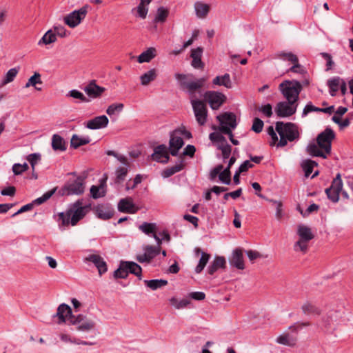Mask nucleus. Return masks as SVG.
<instances>
[{
    "mask_svg": "<svg viewBox=\"0 0 353 353\" xmlns=\"http://www.w3.org/2000/svg\"><path fill=\"white\" fill-rule=\"evenodd\" d=\"M108 118L105 115H101L88 121L86 127L92 130L103 128L108 125Z\"/></svg>",
    "mask_w": 353,
    "mask_h": 353,
    "instance_id": "obj_19",
    "label": "nucleus"
},
{
    "mask_svg": "<svg viewBox=\"0 0 353 353\" xmlns=\"http://www.w3.org/2000/svg\"><path fill=\"white\" fill-rule=\"evenodd\" d=\"M123 107L124 105L121 103H112L107 108L106 113L111 117L117 113L121 112L123 110Z\"/></svg>",
    "mask_w": 353,
    "mask_h": 353,
    "instance_id": "obj_49",
    "label": "nucleus"
},
{
    "mask_svg": "<svg viewBox=\"0 0 353 353\" xmlns=\"http://www.w3.org/2000/svg\"><path fill=\"white\" fill-rule=\"evenodd\" d=\"M56 41V33H54L52 30H49L44 34V35L39 41L38 45H48L54 43Z\"/></svg>",
    "mask_w": 353,
    "mask_h": 353,
    "instance_id": "obj_35",
    "label": "nucleus"
},
{
    "mask_svg": "<svg viewBox=\"0 0 353 353\" xmlns=\"http://www.w3.org/2000/svg\"><path fill=\"white\" fill-rule=\"evenodd\" d=\"M276 342L286 346L294 347L297 343V337L288 332H285L276 338Z\"/></svg>",
    "mask_w": 353,
    "mask_h": 353,
    "instance_id": "obj_22",
    "label": "nucleus"
},
{
    "mask_svg": "<svg viewBox=\"0 0 353 353\" xmlns=\"http://www.w3.org/2000/svg\"><path fill=\"white\" fill-rule=\"evenodd\" d=\"M219 180L225 185H230L231 183V172L229 168L222 170L219 175Z\"/></svg>",
    "mask_w": 353,
    "mask_h": 353,
    "instance_id": "obj_47",
    "label": "nucleus"
},
{
    "mask_svg": "<svg viewBox=\"0 0 353 353\" xmlns=\"http://www.w3.org/2000/svg\"><path fill=\"white\" fill-rule=\"evenodd\" d=\"M91 139L89 137H79L77 134H73L70 140V147L74 149L81 145L88 144Z\"/></svg>",
    "mask_w": 353,
    "mask_h": 353,
    "instance_id": "obj_30",
    "label": "nucleus"
},
{
    "mask_svg": "<svg viewBox=\"0 0 353 353\" xmlns=\"http://www.w3.org/2000/svg\"><path fill=\"white\" fill-rule=\"evenodd\" d=\"M278 57L292 62H298V57L296 55L294 54L292 52H280L277 54Z\"/></svg>",
    "mask_w": 353,
    "mask_h": 353,
    "instance_id": "obj_53",
    "label": "nucleus"
},
{
    "mask_svg": "<svg viewBox=\"0 0 353 353\" xmlns=\"http://www.w3.org/2000/svg\"><path fill=\"white\" fill-rule=\"evenodd\" d=\"M184 145L183 138L178 135V132L175 130L171 133L169 141V149L171 155L176 157L178 154L179 149Z\"/></svg>",
    "mask_w": 353,
    "mask_h": 353,
    "instance_id": "obj_13",
    "label": "nucleus"
},
{
    "mask_svg": "<svg viewBox=\"0 0 353 353\" xmlns=\"http://www.w3.org/2000/svg\"><path fill=\"white\" fill-rule=\"evenodd\" d=\"M205 98L213 110L219 109L226 100L225 95L217 91H207Z\"/></svg>",
    "mask_w": 353,
    "mask_h": 353,
    "instance_id": "obj_12",
    "label": "nucleus"
},
{
    "mask_svg": "<svg viewBox=\"0 0 353 353\" xmlns=\"http://www.w3.org/2000/svg\"><path fill=\"white\" fill-rule=\"evenodd\" d=\"M129 167H130V165L128 166V165H125L123 167L120 166L116 169V170H115L116 177L114 179L115 183L120 184L125 181V177L127 176V174L129 170Z\"/></svg>",
    "mask_w": 353,
    "mask_h": 353,
    "instance_id": "obj_32",
    "label": "nucleus"
},
{
    "mask_svg": "<svg viewBox=\"0 0 353 353\" xmlns=\"http://www.w3.org/2000/svg\"><path fill=\"white\" fill-rule=\"evenodd\" d=\"M191 104L197 123L204 125L207 121L208 110L205 103L199 99H192Z\"/></svg>",
    "mask_w": 353,
    "mask_h": 353,
    "instance_id": "obj_8",
    "label": "nucleus"
},
{
    "mask_svg": "<svg viewBox=\"0 0 353 353\" xmlns=\"http://www.w3.org/2000/svg\"><path fill=\"white\" fill-rule=\"evenodd\" d=\"M52 147L54 150L65 151L66 150L64 139L59 134H54L52 137Z\"/></svg>",
    "mask_w": 353,
    "mask_h": 353,
    "instance_id": "obj_31",
    "label": "nucleus"
},
{
    "mask_svg": "<svg viewBox=\"0 0 353 353\" xmlns=\"http://www.w3.org/2000/svg\"><path fill=\"white\" fill-rule=\"evenodd\" d=\"M216 119L220 123V126L227 125L234 129L237 125L236 115L232 112H225L217 116Z\"/></svg>",
    "mask_w": 353,
    "mask_h": 353,
    "instance_id": "obj_17",
    "label": "nucleus"
},
{
    "mask_svg": "<svg viewBox=\"0 0 353 353\" xmlns=\"http://www.w3.org/2000/svg\"><path fill=\"white\" fill-rule=\"evenodd\" d=\"M297 108V103H292L288 101H281L276 104L274 111L279 117L285 118L294 114L296 112Z\"/></svg>",
    "mask_w": 353,
    "mask_h": 353,
    "instance_id": "obj_9",
    "label": "nucleus"
},
{
    "mask_svg": "<svg viewBox=\"0 0 353 353\" xmlns=\"http://www.w3.org/2000/svg\"><path fill=\"white\" fill-rule=\"evenodd\" d=\"M106 154L108 156H112V157L117 158V160L119 161L124 165H128V166L129 165V161L123 155L119 154L113 150H108L106 152Z\"/></svg>",
    "mask_w": 353,
    "mask_h": 353,
    "instance_id": "obj_54",
    "label": "nucleus"
},
{
    "mask_svg": "<svg viewBox=\"0 0 353 353\" xmlns=\"http://www.w3.org/2000/svg\"><path fill=\"white\" fill-rule=\"evenodd\" d=\"M342 81L339 77H334L327 81V85L330 89V93L332 96H335L339 90V87Z\"/></svg>",
    "mask_w": 353,
    "mask_h": 353,
    "instance_id": "obj_43",
    "label": "nucleus"
},
{
    "mask_svg": "<svg viewBox=\"0 0 353 353\" xmlns=\"http://www.w3.org/2000/svg\"><path fill=\"white\" fill-rule=\"evenodd\" d=\"M84 179L78 176L75 179H70L62 188L63 195H80L84 192Z\"/></svg>",
    "mask_w": 353,
    "mask_h": 353,
    "instance_id": "obj_6",
    "label": "nucleus"
},
{
    "mask_svg": "<svg viewBox=\"0 0 353 353\" xmlns=\"http://www.w3.org/2000/svg\"><path fill=\"white\" fill-rule=\"evenodd\" d=\"M218 149L222 152L223 159L224 160L228 159L231 154L232 148L228 143L219 144Z\"/></svg>",
    "mask_w": 353,
    "mask_h": 353,
    "instance_id": "obj_50",
    "label": "nucleus"
},
{
    "mask_svg": "<svg viewBox=\"0 0 353 353\" xmlns=\"http://www.w3.org/2000/svg\"><path fill=\"white\" fill-rule=\"evenodd\" d=\"M90 205L83 206V200H77L71 209L72 210V217L70 223L72 226L77 225V223L82 219L90 209Z\"/></svg>",
    "mask_w": 353,
    "mask_h": 353,
    "instance_id": "obj_11",
    "label": "nucleus"
},
{
    "mask_svg": "<svg viewBox=\"0 0 353 353\" xmlns=\"http://www.w3.org/2000/svg\"><path fill=\"white\" fill-rule=\"evenodd\" d=\"M292 63L294 65L289 69L288 71L302 74H307L305 68L299 63V61L292 62Z\"/></svg>",
    "mask_w": 353,
    "mask_h": 353,
    "instance_id": "obj_62",
    "label": "nucleus"
},
{
    "mask_svg": "<svg viewBox=\"0 0 353 353\" xmlns=\"http://www.w3.org/2000/svg\"><path fill=\"white\" fill-rule=\"evenodd\" d=\"M201 256L200 260L194 270L195 272L197 274H199L203 271V270L205 267L206 264L208 263V262L210 258V255L209 254L204 252H201Z\"/></svg>",
    "mask_w": 353,
    "mask_h": 353,
    "instance_id": "obj_42",
    "label": "nucleus"
},
{
    "mask_svg": "<svg viewBox=\"0 0 353 353\" xmlns=\"http://www.w3.org/2000/svg\"><path fill=\"white\" fill-rule=\"evenodd\" d=\"M279 88L286 101L297 103L302 85L296 80H285L279 84Z\"/></svg>",
    "mask_w": 353,
    "mask_h": 353,
    "instance_id": "obj_4",
    "label": "nucleus"
},
{
    "mask_svg": "<svg viewBox=\"0 0 353 353\" xmlns=\"http://www.w3.org/2000/svg\"><path fill=\"white\" fill-rule=\"evenodd\" d=\"M88 8L89 6L85 5L67 14L63 19L65 23L71 28L77 27L85 18Z\"/></svg>",
    "mask_w": 353,
    "mask_h": 353,
    "instance_id": "obj_7",
    "label": "nucleus"
},
{
    "mask_svg": "<svg viewBox=\"0 0 353 353\" xmlns=\"http://www.w3.org/2000/svg\"><path fill=\"white\" fill-rule=\"evenodd\" d=\"M41 156L39 153H32L27 157V160L30 163L32 171L35 169V165L41 161Z\"/></svg>",
    "mask_w": 353,
    "mask_h": 353,
    "instance_id": "obj_51",
    "label": "nucleus"
},
{
    "mask_svg": "<svg viewBox=\"0 0 353 353\" xmlns=\"http://www.w3.org/2000/svg\"><path fill=\"white\" fill-rule=\"evenodd\" d=\"M320 112V108H317L312 105L311 102H309L306 104L305 108H303V112H302V117H306L310 112Z\"/></svg>",
    "mask_w": 353,
    "mask_h": 353,
    "instance_id": "obj_60",
    "label": "nucleus"
},
{
    "mask_svg": "<svg viewBox=\"0 0 353 353\" xmlns=\"http://www.w3.org/2000/svg\"><path fill=\"white\" fill-rule=\"evenodd\" d=\"M144 283L146 286L152 290H156L159 288H163L168 284V281L165 279H152L145 280Z\"/></svg>",
    "mask_w": 353,
    "mask_h": 353,
    "instance_id": "obj_36",
    "label": "nucleus"
},
{
    "mask_svg": "<svg viewBox=\"0 0 353 353\" xmlns=\"http://www.w3.org/2000/svg\"><path fill=\"white\" fill-rule=\"evenodd\" d=\"M168 15H169V10L163 6H161L157 10V13H156L155 17L153 20V22L155 23H163L166 21Z\"/></svg>",
    "mask_w": 353,
    "mask_h": 353,
    "instance_id": "obj_33",
    "label": "nucleus"
},
{
    "mask_svg": "<svg viewBox=\"0 0 353 353\" xmlns=\"http://www.w3.org/2000/svg\"><path fill=\"white\" fill-rule=\"evenodd\" d=\"M231 265L235 267L239 270H243L245 268L243 261V250L240 248L235 249L230 259Z\"/></svg>",
    "mask_w": 353,
    "mask_h": 353,
    "instance_id": "obj_20",
    "label": "nucleus"
},
{
    "mask_svg": "<svg viewBox=\"0 0 353 353\" xmlns=\"http://www.w3.org/2000/svg\"><path fill=\"white\" fill-rule=\"evenodd\" d=\"M144 252L151 261L160 253V247L147 245L144 248Z\"/></svg>",
    "mask_w": 353,
    "mask_h": 353,
    "instance_id": "obj_48",
    "label": "nucleus"
},
{
    "mask_svg": "<svg viewBox=\"0 0 353 353\" xmlns=\"http://www.w3.org/2000/svg\"><path fill=\"white\" fill-rule=\"evenodd\" d=\"M170 304L174 306L176 309H183L188 307L190 304V301L188 299H183L179 300L175 297H172L170 299Z\"/></svg>",
    "mask_w": 353,
    "mask_h": 353,
    "instance_id": "obj_44",
    "label": "nucleus"
},
{
    "mask_svg": "<svg viewBox=\"0 0 353 353\" xmlns=\"http://www.w3.org/2000/svg\"><path fill=\"white\" fill-rule=\"evenodd\" d=\"M275 130L280 136L277 147H284L287 145L288 141H294L299 137L297 126L290 122L277 121L275 123Z\"/></svg>",
    "mask_w": 353,
    "mask_h": 353,
    "instance_id": "obj_3",
    "label": "nucleus"
},
{
    "mask_svg": "<svg viewBox=\"0 0 353 353\" xmlns=\"http://www.w3.org/2000/svg\"><path fill=\"white\" fill-rule=\"evenodd\" d=\"M97 216L103 220H108L112 216L111 211H106L103 209H97Z\"/></svg>",
    "mask_w": 353,
    "mask_h": 353,
    "instance_id": "obj_64",
    "label": "nucleus"
},
{
    "mask_svg": "<svg viewBox=\"0 0 353 353\" xmlns=\"http://www.w3.org/2000/svg\"><path fill=\"white\" fill-rule=\"evenodd\" d=\"M19 69L17 68H13L10 69L5 74L1 83V86H4L6 84L12 82L17 77Z\"/></svg>",
    "mask_w": 353,
    "mask_h": 353,
    "instance_id": "obj_40",
    "label": "nucleus"
},
{
    "mask_svg": "<svg viewBox=\"0 0 353 353\" xmlns=\"http://www.w3.org/2000/svg\"><path fill=\"white\" fill-rule=\"evenodd\" d=\"M54 192V190H52V191L46 192L42 196L36 199L35 200H34L32 202L33 203V205L34 204L40 205V204L44 203L45 201L48 200L52 196Z\"/></svg>",
    "mask_w": 353,
    "mask_h": 353,
    "instance_id": "obj_57",
    "label": "nucleus"
},
{
    "mask_svg": "<svg viewBox=\"0 0 353 353\" xmlns=\"http://www.w3.org/2000/svg\"><path fill=\"white\" fill-rule=\"evenodd\" d=\"M152 160L166 163L169 161L170 157L168 152V148L165 145L161 144L157 146L154 149V152L151 154Z\"/></svg>",
    "mask_w": 353,
    "mask_h": 353,
    "instance_id": "obj_14",
    "label": "nucleus"
},
{
    "mask_svg": "<svg viewBox=\"0 0 353 353\" xmlns=\"http://www.w3.org/2000/svg\"><path fill=\"white\" fill-rule=\"evenodd\" d=\"M212 83L215 85L224 86L226 88H232V81L228 73L223 76H216L213 80Z\"/></svg>",
    "mask_w": 353,
    "mask_h": 353,
    "instance_id": "obj_29",
    "label": "nucleus"
},
{
    "mask_svg": "<svg viewBox=\"0 0 353 353\" xmlns=\"http://www.w3.org/2000/svg\"><path fill=\"white\" fill-rule=\"evenodd\" d=\"M297 234L300 239L303 241H310L314 237L311 228L303 224H301L298 226Z\"/></svg>",
    "mask_w": 353,
    "mask_h": 353,
    "instance_id": "obj_27",
    "label": "nucleus"
},
{
    "mask_svg": "<svg viewBox=\"0 0 353 353\" xmlns=\"http://www.w3.org/2000/svg\"><path fill=\"white\" fill-rule=\"evenodd\" d=\"M226 261L223 256H216L208 268V272L213 275L219 268H223Z\"/></svg>",
    "mask_w": 353,
    "mask_h": 353,
    "instance_id": "obj_26",
    "label": "nucleus"
},
{
    "mask_svg": "<svg viewBox=\"0 0 353 353\" xmlns=\"http://www.w3.org/2000/svg\"><path fill=\"white\" fill-rule=\"evenodd\" d=\"M303 314L306 316H319L321 314V309L310 301H305L301 306Z\"/></svg>",
    "mask_w": 353,
    "mask_h": 353,
    "instance_id": "obj_23",
    "label": "nucleus"
},
{
    "mask_svg": "<svg viewBox=\"0 0 353 353\" xmlns=\"http://www.w3.org/2000/svg\"><path fill=\"white\" fill-rule=\"evenodd\" d=\"M118 210L121 212L134 214L138 210V208L133 203L130 197L121 199L118 203Z\"/></svg>",
    "mask_w": 353,
    "mask_h": 353,
    "instance_id": "obj_18",
    "label": "nucleus"
},
{
    "mask_svg": "<svg viewBox=\"0 0 353 353\" xmlns=\"http://www.w3.org/2000/svg\"><path fill=\"white\" fill-rule=\"evenodd\" d=\"M71 314V307L67 304L62 303L58 307L57 312L55 314L53 315V317H58V323L61 324L65 323L66 319L68 320Z\"/></svg>",
    "mask_w": 353,
    "mask_h": 353,
    "instance_id": "obj_21",
    "label": "nucleus"
},
{
    "mask_svg": "<svg viewBox=\"0 0 353 353\" xmlns=\"http://www.w3.org/2000/svg\"><path fill=\"white\" fill-rule=\"evenodd\" d=\"M335 137L334 131L327 128L316 137V143H310L307 146V153L312 157H320L326 159L327 154L331 153L332 141Z\"/></svg>",
    "mask_w": 353,
    "mask_h": 353,
    "instance_id": "obj_1",
    "label": "nucleus"
},
{
    "mask_svg": "<svg viewBox=\"0 0 353 353\" xmlns=\"http://www.w3.org/2000/svg\"><path fill=\"white\" fill-rule=\"evenodd\" d=\"M66 97H71L77 99L78 101L88 103L90 100L87 98L81 92L78 90H71L66 94Z\"/></svg>",
    "mask_w": 353,
    "mask_h": 353,
    "instance_id": "obj_41",
    "label": "nucleus"
},
{
    "mask_svg": "<svg viewBox=\"0 0 353 353\" xmlns=\"http://www.w3.org/2000/svg\"><path fill=\"white\" fill-rule=\"evenodd\" d=\"M263 121L259 118H254L252 126V130L256 133H259L262 131L263 128Z\"/></svg>",
    "mask_w": 353,
    "mask_h": 353,
    "instance_id": "obj_58",
    "label": "nucleus"
},
{
    "mask_svg": "<svg viewBox=\"0 0 353 353\" xmlns=\"http://www.w3.org/2000/svg\"><path fill=\"white\" fill-rule=\"evenodd\" d=\"M157 56V50L154 48L150 47L143 52L137 59L139 63L150 62Z\"/></svg>",
    "mask_w": 353,
    "mask_h": 353,
    "instance_id": "obj_28",
    "label": "nucleus"
},
{
    "mask_svg": "<svg viewBox=\"0 0 353 353\" xmlns=\"http://www.w3.org/2000/svg\"><path fill=\"white\" fill-rule=\"evenodd\" d=\"M209 139L212 142H217L219 144H223L227 143L225 138L219 132H212L209 135Z\"/></svg>",
    "mask_w": 353,
    "mask_h": 353,
    "instance_id": "obj_55",
    "label": "nucleus"
},
{
    "mask_svg": "<svg viewBox=\"0 0 353 353\" xmlns=\"http://www.w3.org/2000/svg\"><path fill=\"white\" fill-rule=\"evenodd\" d=\"M192 74H176L175 77L180 81L181 88L185 91L190 99H196V92L200 93L201 88L204 86L207 78L201 77L200 79L192 80L190 78Z\"/></svg>",
    "mask_w": 353,
    "mask_h": 353,
    "instance_id": "obj_2",
    "label": "nucleus"
},
{
    "mask_svg": "<svg viewBox=\"0 0 353 353\" xmlns=\"http://www.w3.org/2000/svg\"><path fill=\"white\" fill-rule=\"evenodd\" d=\"M107 176L101 180V184L98 186L92 185L90 188V194L93 199H97L101 197H103L105 195V183Z\"/></svg>",
    "mask_w": 353,
    "mask_h": 353,
    "instance_id": "obj_25",
    "label": "nucleus"
},
{
    "mask_svg": "<svg viewBox=\"0 0 353 353\" xmlns=\"http://www.w3.org/2000/svg\"><path fill=\"white\" fill-rule=\"evenodd\" d=\"M342 188L343 182L341 174L339 173L333 179L331 186L325 190L327 198L333 203L338 202L339 200V194L342 190Z\"/></svg>",
    "mask_w": 353,
    "mask_h": 353,
    "instance_id": "obj_10",
    "label": "nucleus"
},
{
    "mask_svg": "<svg viewBox=\"0 0 353 353\" xmlns=\"http://www.w3.org/2000/svg\"><path fill=\"white\" fill-rule=\"evenodd\" d=\"M84 92L91 99L100 97L105 90V88L98 85L94 80L91 81L83 88Z\"/></svg>",
    "mask_w": 353,
    "mask_h": 353,
    "instance_id": "obj_15",
    "label": "nucleus"
},
{
    "mask_svg": "<svg viewBox=\"0 0 353 353\" xmlns=\"http://www.w3.org/2000/svg\"><path fill=\"white\" fill-rule=\"evenodd\" d=\"M85 318L86 317L82 314L74 316L71 314L70 317L68 319V321L69 323L79 326V324L81 323Z\"/></svg>",
    "mask_w": 353,
    "mask_h": 353,
    "instance_id": "obj_56",
    "label": "nucleus"
},
{
    "mask_svg": "<svg viewBox=\"0 0 353 353\" xmlns=\"http://www.w3.org/2000/svg\"><path fill=\"white\" fill-rule=\"evenodd\" d=\"M318 163L310 159L303 160L301 164L302 169L305 172V176L308 177L312 174L313 169L315 166H317Z\"/></svg>",
    "mask_w": 353,
    "mask_h": 353,
    "instance_id": "obj_38",
    "label": "nucleus"
},
{
    "mask_svg": "<svg viewBox=\"0 0 353 353\" xmlns=\"http://www.w3.org/2000/svg\"><path fill=\"white\" fill-rule=\"evenodd\" d=\"M194 8L196 16L199 19H205L210 12V6L203 2L196 1L194 4Z\"/></svg>",
    "mask_w": 353,
    "mask_h": 353,
    "instance_id": "obj_24",
    "label": "nucleus"
},
{
    "mask_svg": "<svg viewBox=\"0 0 353 353\" xmlns=\"http://www.w3.org/2000/svg\"><path fill=\"white\" fill-rule=\"evenodd\" d=\"M183 159H181L179 163H177L174 166L165 169L163 172V176L165 178L170 177L174 174L175 173L182 170L183 169Z\"/></svg>",
    "mask_w": 353,
    "mask_h": 353,
    "instance_id": "obj_37",
    "label": "nucleus"
},
{
    "mask_svg": "<svg viewBox=\"0 0 353 353\" xmlns=\"http://www.w3.org/2000/svg\"><path fill=\"white\" fill-rule=\"evenodd\" d=\"M84 261L92 263L98 269L100 275L108 270L106 262L99 254H90L84 259Z\"/></svg>",
    "mask_w": 353,
    "mask_h": 353,
    "instance_id": "obj_16",
    "label": "nucleus"
},
{
    "mask_svg": "<svg viewBox=\"0 0 353 353\" xmlns=\"http://www.w3.org/2000/svg\"><path fill=\"white\" fill-rule=\"evenodd\" d=\"M43 82L41 79V74L39 72H34V74L30 77V78L28 80V82L25 85V88H29L30 86L34 87L37 90H41V88L37 87V84H42Z\"/></svg>",
    "mask_w": 353,
    "mask_h": 353,
    "instance_id": "obj_39",
    "label": "nucleus"
},
{
    "mask_svg": "<svg viewBox=\"0 0 353 353\" xmlns=\"http://www.w3.org/2000/svg\"><path fill=\"white\" fill-rule=\"evenodd\" d=\"M137 13L139 17L141 19H145L148 12V6L141 4L139 3L137 8Z\"/></svg>",
    "mask_w": 353,
    "mask_h": 353,
    "instance_id": "obj_63",
    "label": "nucleus"
},
{
    "mask_svg": "<svg viewBox=\"0 0 353 353\" xmlns=\"http://www.w3.org/2000/svg\"><path fill=\"white\" fill-rule=\"evenodd\" d=\"M72 210H69L66 213L61 212L59 214V219L61 221V225H68L71 221Z\"/></svg>",
    "mask_w": 353,
    "mask_h": 353,
    "instance_id": "obj_52",
    "label": "nucleus"
},
{
    "mask_svg": "<svg viewBox=\"0 0 353 353\" xmlns=\"http://www.w3.org/2000/svg\"><path fill=\"white\" fill-rule=\"evenodd\" d=\"M157 77V70L155 68L150 69L147 72L140 77L142 85H148L151 81H153Z\"/></svg>",
    "mask_w": 353,
    "mask_h": 353,
    "instance_id": "obj_34",
    "label": "nucleus"
},
{
    "mask_svg": "<svg viewBox=\"0 0 353 353\" xmlns=\"http://www.w3.org/2000/svg\"><path fill=\"white\" fill-rule=\"evenodd\" d=\"M139 228L147 235H152L156 232V224L152 223L143 222Z\"/></svg>",
    "mask_w": 353,
    "mask_h": 353,
    "instance_id": "obj_45",
    "label": "nucleus"
},
{
    "mask_svg": "<svg viewBox=\"0 0 353 353\" xmlns=\"http://www.w3.org/2000/svg\"><path fill=\"white\" fill-rule=\"evenodd\" d=\"M309 241H303V239H299L294 244V250L297 251L299 250L303 253H305L307 250V243Z\"/></svg>",
    "mask_w": 353,
    "mask_h": 353,
    "instance_id": "obj_59",
    "label": "nucleus"
},
{
    "mask_svg": "<svg viewBox=\"0 0 353 353\" xmlns=\"http://www.w3.org/2000/svg\"><path fill=\"white\" fill-rule=\"evenodd\" d=\"M94 327V322L85 318L84 321L77 327V330L81 332H88L92 330Z\"/></svg>",
    "mask_w": 353,
    "mask_h": 353,
    "instance_id": "obj_46",
    "label": "nucleus"
},
{
    "mask_svg": "<svg viewBox=\"0 0 353 353\" xmlns=\"http://www.w3.org/2000/svg\"><path fill=\"white\" fill-rule=\"evenodd\" d=\"M141 267L132 261H121L119 267L114 272V277L115 279H125L128 274L131 273L138 277L139 280L142 279Z\"/></svg>",
    "mask_w": 353,
    "mask_h": 353,
    "instance_id": "obj_5",
    "label": "nucleus"
},
{
    "mask_svg": "<svg viewBox=\"0 0 353 353\" xmlns=\"http://www.w3.org/2000/svg\"><path fill=\"white\" fill-rule=\"evenodd\" d=\"M130 181L131 180H129L126 183V186H125V190H132V189L135 188L137 185L141 183V181H142V176L141 174H137L136 176L134 177V180H133V184L132 185H130Z\"/></svg>",
    "mask_w": 353,
    "mask_h": 353,
    "instance_id": "obj_61",
    "label": "nucleus"
}]
</instances>
